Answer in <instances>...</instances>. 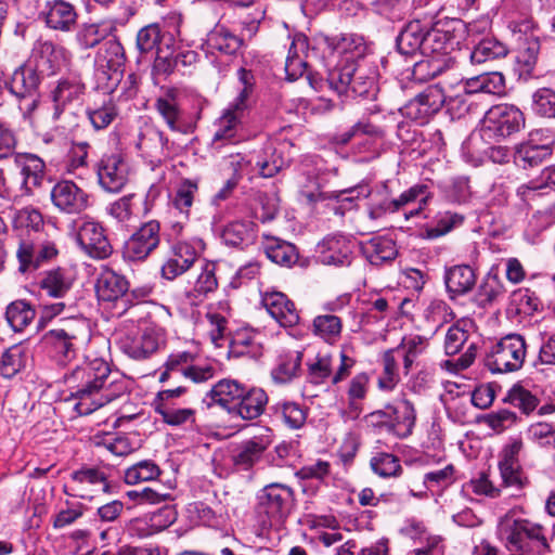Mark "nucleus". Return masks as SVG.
<instances>
[{
	"label": "nucleus",
	"mask_w": 555,
	"mask_h": 555,
	"mask_svg": "<svg viewBox=\"0 0 555 555\" xmlns=\"http://www.w3.org/2000/svg\"><path fill=\"white\" fill-rule=\"evenodd\" d=\"M262 304L269 314L283 327H293L299 322V313L294 302L281 292L262 295Z\"/></svg>",
	"instance_id": "nucleus-21"
},
{
	"label": "nucleus",
	"mask_w": 555,
	"mask_h": 555,
	"mask_svg": "<svg viewBox=\"0 0 555 555\" xmlns=\"http://www.w3.org/2000/svg\"><path fill=\"white\" fill-rule=\"evenodd\" d=\"M505 287L498 274H489L478 289V297L482 305L491 304L502 297Z\"/></svg>",
	"instance_id": "nucleus-59"
},
{
	"label": "nucleus",
	"mask_w": 555,
	"mask_h": 555,
	"mask_svg": "<svg viewBox=\"0 0 555 555\" xmlns=\"http://www.w3.org/2000/svg\"><path fill=\"white\" fill-rule=\"evenodd\" d=\"M266 255L272 261L281 266L291 267L298 260V253L295 245L274 241L266 247Z\"/></svg>",
	"instance_id": "nucleus-54"
},
{
	"label": "nucleus",
	"mask_w": 555,
	"mask_h": 555,
	"mask_svg": "<svg viewBox=\"0 0 555 555\" xmlns=\"http://www.w3.org/2000/svg\"><path fill=\"white\" fill-rule=\"evenodd\" d=\"M77 241L92 258L104 259L112 254V245L104 233V229L95 221H85L80 225Z\"/></svg>",
	"instance_id": "nucleus-17"
},
{
	"label": "nucleus",
	"mask_w": 555,
	"mask_h": 555,
	"mask_svg": "<svg viewBox=\"0 0 555 555\" xmlns=\"http://www.w3.org/2000/svg\"><path fill=\"white\" fill-rule=\"evenodd\" d=\"M390 431L405 437L412 433L415 424V410L409 400H401L391 404Z\"/></svg>",
	"instance_id": "nucleus-41"
},
{
	"label": "nucleus",
	"mask_w": 555,
	"mask_h": 555,
	"mask_svg": "<svg viewBox=\"0 0 555 555\" xmlns=\"http://www.w3.org/2000/svg\"><path fill=\"white\" fill-rule=\"evenodd\" d=\"M397 349H389L383 354V373L378 378L382 390H392L400 380Z\"/></svg>",
	"instance_id": "nucleus-53"
},
{
	"label": "nucleus",
	"mask_w": 555,
	"mask_h": 555,
	"mask_svg": "<svg viewBox=\"0 0 555 555\" xmlns=\"http://www.w3.org/2000/svg\"><path fill=\"white\" fill-rule=\"evenodd\" d=\"M91 339V328L86 319H72L62 326L43 334L44 348L60 362L67 363L76 358L78 351Z\"/></svg>",
	"instance_id": "nucleus-4"
},
{
	"label": "nucleus",
	"mask_w": 555,
	"mask_h": 555,
	"mask_svg": "<svg viewBox=\"0 0 555 555\" xmlns=\"http://www.w3.org/2000/svg\"><path fill=\"white\" fill-rule=\"evenodd\" d=\"M95 168L99 184L106 192H120L128 182L129 168L119 154L104 155Z\"/></svg>",
	"instance_id": "nucleus-14"
},
{
	"label": "nucleus",
	"mask_w": 555,
	"mask_h": 555,
	"mask_svg": "<svg viewBox=\"0 0 555 555\" xmlns=\"http://www.w3.org/2000/svg\"><path fill=\"white\" fill-rule=\"evenodd\" d=\"M309 57L308 38L302 34L295 35L285 61V73L288 80L294 81L304 75Z\"/></svg>",
	"instance_id": "nucleus-24"
},
{
	"label": "nucleus",
	"mask_w": 555,
	"mask_h": 555,
	"mask_svg": "<svg viewBox=\"0 0 555 555\" xmlns=\"http://www.w3.org/2000/svg\"><path fill=\"white\" fill-rule=\"evenodd\" d=\"M14 165L20 170L21 191L24 195H31L34 189L40 188L46 176L44 162L35 154H16Z\"/></svg>",
	"instance_id": "nucleus-18"
},
{
	"label": "nucleus",
	"mask_w": 555,
	"mask_h": 555,
	"mask_svg": "<svg viewBox=\"0 0 555 555\" xmlns=\"http://www.w3.org/2000/svg\"><path fill=\"white\" fill-rule=\"evenodd\" d=\"M155 412L169 426H181L195 423V410L190 408H173L167 403L156 404Z\"/></svg>",
	"instance_id": "nucleus-52"
},
{
	"label": "nucleus",
	"mask_w": 555,
	"mask_h": 555,
	"mask_svg": "<svg viewBox=\"0 0 555 555\" xmlns=\"http://www.w3.org/2000/svg\"><path fill=\"white\" fill-rule=\"evenodd\" d=\"M294 506V490L284 483L273 482L258 491L255 512L263 527H272L283 524Z\"/></svg>",
	"instance_id": "nucleus-5"
},
{
	"label": "nucleus",
	"mask_w": 555,
	"mask_h": 555,
	"mask_svg": "<svg viewBox=\"0 0 555 555\" xmlns=\"http://www.w3.org/2000/svg\"><path fill=\"white\" fill-rule=\"evenodd\" d=\"M370 465L372 470L383 478L398 477L402 473L399 459L390 453L380 452L375 454Z\"/></svg>",
	"instance_id": "nucleus-55"
},
{
	"label": "nucleus",
	"mask_w": 555,
	"mask_h": 555,
	"mask_svg": "<svg viewBox=\"0 0 555 555\" xmlns=\"http://www.w3.org/2000/svg\"><path fill=\"white\" fill-rule=\"evenodd\" d=\"M50 196L55 208L68 215L80 214L90 204L89 194L69 180H62L55 183Z\"/></svg>",
	"instance_id": "nucleus-13"
},
{
	"label": "nucleus",
	"mask_w": 555,
	"mask_h": 555,
	"mask_svg": "<svg viewBox=\"0 0 555 555\" xmlns=\"http://www.w3.org/2000/svg\"><path fill=\"white\" fill-rule=\"evenodd\" d=\"M76 281V273L70 268L57 267L42 273L38 286L47 296L65 298Z\"/></svg>",
	"instance_id": "nucleus-20"
},
{
	"label": "nucleus",
	"mask_w": 555,
	"mask_h": 555,
	"mask_svg": "<svg viewBox=\"0 0 555 555\" xmlns=\"http://www.w3.org/2000/svg\"><path fill=\"white\" fill-rule=\"evenodd\" d=\"M367 261L376 267L391 263L398 256L396 243L390 237L375 236L362 245Z\"/></svg>",
	"instance_id": "nucleus-30"
},
{
	"label": "nucleus",
	"mask_w": 555,
	"mask_h": 555,
	"mask_svg": "<svg viewBox=\"0 0 555 555\" xmlns=\"http://www.w3.org/2000/svg\"><path fill=\"white\" fill-rule=\"evenodd\" d=\"M169 140L165 133L155 128L146 127L139 135L137 147L149 156H165L169 150Z\"/></svg>",
	"instance_id": "nucleus-42"
},
{
	"label": "nucleus",
	"mask_w": 555,
	"mask_h": 555,
	"mask_svg": "<svg viewBox=\"0 0 555 555\" xmlns=\"http://www.w3.org/2000/svg\"><path fill=\"white\" fill-rule=\"evenodd\" d=\"M24 349L21 345H13L1 356L0 373L5 378H12L24 367Z\"/></svg>",
	"instance_id": "nucleus-56"
},
{
	"label": "nucleus",
	"mask_w": 555,
	"mask_h": 555,
	"mask_svg": "<svg viewBox=\"0 0 555 555\" xmlns=\"http://www.w3.org/2000/svg\"><path fill=\"white\" fill-rule=\"evenodd\" d=\"M72 385L75 410L88 415L119 398L126 390L125 384L112 373L109 364L100 358L77 366L67 377Z\"/></svg>",
	"instance_id": "nucleus-2"
},
{
	"label": "nucleus",
	"mask_w": 555,
	"mask_h": 555,
	"mask_svg": "<svg viewBox=\"0 0 555 555\" xmlns=\"http://www.w3.org/2000/svg\"><path fill=\"white\" fill-rule=\"evenodd\" d=\"M41 14L46 26L60 33H72L79 16L76 7L65 0H48Z\"/></svg>",
	"instance_id": "nucleus-16"
},
{
	"label": "nucleus",
	"mask_w": 555,
	"mask_h": 555,
	"mask_svg": "<svg viewBox=\"0 0 555 555\" xmlns=\"http://www.w3.org/2000/svg\"><path fill=\"white\" fill-rule=\"evenodd\" d=\"M452 44L451 36L437 28L425 31L424 55L435 57H447L448 50Z\"/></svg>",
	"instance_id": "nucleus-48"
},
{
	"label": "nucleus",
	"mask_w": 555,
	"mask_h": 555,
	"mask_svg": "<svg viewBox=\"0 0 555 555\" xmlns=\"http://www.w3.org/2000/svg\"><path fill=\"white\" fill-rule=\"evenodd\" d=\"M332 356H318L314 361L308 363V380L311 384L320 385L332 376Z\"/></svg>",
	"instance_id": "nucleus-60"
},
{
	"label": "nucleus",
	"mask_w": 555,
	"mask_h": 555,
	"mask_svg": "<svg viewBox=\"0 0 555 555\" xmlns=\"http://www.w3.org/2000/svg\"><path fill=\"white\" fill-rule=\"evenodd\" d=\"M524 126L525 117L519 108L500 104L486 113L481 131L483 138L500 140L518 132Z\"/></svg>",
	"instance_id": "nucleus-7"
},
{
	"label": "nucleus",
	"mask_w": 555,
	"mask_h": 555,
	"mask_svg": "<svg viewBox=\"0 0 555 555\" xmlns=\"http://www.w3.org/2000/svg\"><path fill=\"white\" fill-rule=\"evenodd\" d=\"M160 475V468L151 460L135 463L125 472V482L137 485L156 479Z\"/></svg>",
	"instance_id": "nucleus-50"
},
{
	"label": "nucleus",
	"mask_w": 555,
	"mask_h": 555,
	"mask_svg": "<svg viewBox=\"0 0 555 555\" xmlns=\"http://www.w3.org/2000/svg\"><path fill=\"white\" fill-rule=\"evenodd\" d=\"M135 198L134 193L121 196L108 206V214L118 222L126 223L130 221L133 216Z\"/></svg>",
	"instance_id": "nucleus-63"
},
{
	"label": "nucleus",
	"mask_w": 555,
	"mask_h": 555,
	"mask_svg": "<svg viewBox=\"0 0 555 555\" xmlns=\"http://www.w3.org/2000/svg\"><path fill=\"white\" fill-rule=\"evenodd\" d=\"M247 108L231 103L223 114L216 120V131L212 137V146L220 149L225 143L234 142Z\"/></svg>",
	"instance_id": "nucleus-19"
},
{
	"label": "nucleus",
	"mask_w": 555,
	"mask_h": 555,
	"mask_svg": "<svg viewBox=\"0 0 555 555\" xmlns=\"http://www.w3.org/2000/svg\"><path fill=\"white\" fill-rule=\"evenodd\" d=\"M496 535L511 555H544L550 551L546 529L529 519L505 515L499 520Z\"/></svg>",
	"instance_id": "nucleus-3"
},
{
	"label": "nucleus",
	"mask_w": 555,
	"mask_h": 555,
	"mask_svg": "<svg viewBox=\"0 0 555 555\" xmlns=\"http://www.w3.org/2000/svg\"><path fill=\"white\" fill-rule=\"evenodd\" d=\"M425 29L420 21L405 25L397 37V49L403 55H413L417 51L424 55Z\"/></svg>",
	"instance_id": "nucleus-35"
},
{
	"label": "nucleus",
	"mask_w": 555,
	"mask_h": 555,
	"mask_svg": "<svg viewBox=\"0 0 555 555\" xmlns=\"http://www.w3.org/2000/svg\"><path fill=\"white\" fill-rule=\"evenodd\" d=\"M268 401L269 397L262 388L246 386L233 416L245 421L256 420L264 412Z\"/></svg>",
	"instance_id": "nucleus-28"
},
{
	"label": "nucleus",
	"mask_w": 555,
	"mask_h": 555,
	"mask_svg": "<svg viewBox=\"0 0 555 555\" xmlns=\"http://www.w3.org/2000/svg\"><path fill=\"white\" fill-rule=\"evenodd\" d=\"M162 341L160 328L149 325L120 333L117 338V346L129 358L145 360L158 350Z\"/></svg>",
	"instance_id": "nucleus-8"
},
{
	"label": "nucleus",
	"mask_w": 555,
	"mask_h": 555,
	"mask_svg": "<svg viewBox=\"0 0 555 555\" xmlns=\"http://www.w3.org/2000/svg\"><path fill=\"white\" fill-rule=\"evenodd\" d=\"M197 191V182L190 179L182 180L177 188L176 194L172 198V205L177 210H179L185 220L189 219L190 209L193 205Z\"/></svg>",
	"instance_id": "nucleus-49"
},
{
	"label": "nucleus",
	"mask_w": 555,
	"mask_h": 555,
	"mask_svg": "<svg viewBox=\"0 0 555 555\" xmlns=\"http://www.w3.org/2000/svg\"><path fill=\"white\" fill-rule=\"evenodd\" d=\"M505 401L520 409L525 414H529L538 405L537 397L520 385H515L509 389Z\"/></svg>",
	"instance_id": "nucleus-58"
},
{
	"label": "nucleus",
	"mask_w": 555,
	"mask_h": 555,
	"mask_svg": "<svg viewBox=\"0 0 555 555\" xmlns=\"http://www.w3.org/2000/svg\"><path fill=\"white\" fill-rule=\"evenodd\" d=\"M324 310L328 313L320 314L313 320V333L328 344H335L343 330L341 319L331 312L338 310V302H327Z\"/></svg>",
	"instance_id": "nucleus-31"
},
{
	"label": "nucleus",
	"mask_w": 555,
	"mask_h": 555,
	"mask_svg": "<svg viewBox=\"0 0 555 555\" xmlns=\"http://www.w3.org/2000/svg\"><path fill=\"white\" fill-rule=\"evenodd\" d=\"M243 46V39L223 25L217 24L206 36L202 48L207 53L235 54Z\"/></svg>",
	"instance_id": "nucleus-26"
},
{
	"label": "nucleus",
	"mask_w": 555,
	"mask_h": 555,
	"mask_svg": "<svg viewBox=\"0 0 555 555\" xmlns=\"http://www.w3.org/2000/svg\"><path fill=\"white\" fill-rule=\"evenodd\" d=\"M528 438L541 447L555 449V426L535 423L528 428Z\"/></svg>",
	"instance_id": "nucleus-64"
},
{
	"label": "nucleus",
	"mask_w": 555,
	"mask_h": 555,
	"mask_svg": "<svg viewBox=\"0 0 555 555\" xmlns=\"http://www.w3.org/2000/svg\"><path fill=\"white\" fill-rule=\"evenodd\" d=\"M218 263L206 260L198 274L193 288L186 294L189 302L197 306L203 302L209 294L218 288V279L216 276Z\"/></svg>",
	"instance_id": "nucleus-29"
},
{
	"label": "nucleus",
	"mask_w": 555,
	"mask_h": 555,
	"mask_svg": "<svg viewBox=\"0 0 555 555\" xmlns=\"http://www.w3.org/2000/svg\"><path fill=\"white\" fill-rule=\"evenodd\" d=\"M114 29L111 23H86L76 33V40L81 49H91L106 39Z\"/></svg>",
	"instance_id": "nucleus-43"
},
{
	"label": "nucleus",
	"mask_w": 555,
	"mask_h": 555,
	"mask_svg": "<svg viewBox=\"0 0 555 555\" xmlns=\"http://www.w3.org/2000/svg\"><path fill=\"white\" fill-rule=\"evenodd\" d=\"M447 96L443 87L429 86L422 93L410 100L401 108V113L418 124H425L433 115L440 111Z\"/></svg>",
	"instance_id": "nucleus-12"
},
{
	"label": "nucleus",
	"mask_w": 555,
	"mask_h": 555,
	"mask_svg": "<svg viewBox=\"0 0 555 555\" xmlns=\"http://www.w3.org/2000/svg\"><path fill=\"white\" fill-rule=\"evenodd\" d=\"M205 244L197 238L192 242L178 241L171 246L170 257L162 267V275L166 280H175L186 272L197 260Z\"/></svg>",
	"instance_id": "nucleus-11"
},
{
	"label": "nucleus",
	"mask_w": 555,
	"mask_h": 555,
	"mask_svg": "<svg viewBox=\"0 0 555 555\" xmlns=\"http://www.w3.org/2000/svg\"><path fill=\"white\" fill-rule=\"evenodd\" d=\"M532 111L541 117L555 118V91L538 89L532 95Z\"/></svg>",
	"instance_id": "nucleus-57"
},
{
	"label": "nucleus",
	"mask_w": 555,
	"mask_h": 555,
	"mask_svg": "<svg viewBox=\"0 0 555 555\" xmlns=\"http://www.w3.org/2000/svg\"><path fill=\"white\" fill-rule=\"evenodd\" d=\"M272 409L274 415L292 429L302 427L306 422L307 413L302 406L296 402H278Z\"/></svg>",
	"instance_id": "nucleus-46"
},
{
	"label": "nucleus",
	"mask_w": 555,
	"mask_h": 555,
	"mask_svg": "<svg viewBox=\"0 0 555 555\" xmlns=\"http://www.w3.org/2000/svg\"><path fill=\"white\" fill-rule=\"evenodd\" d=\"M246 385L236 379L223 378L216 383L212 388L203 398V403L209 409L214 405L228 411L233 415L237 403L245 393Z\"/></svg>",
	"instance_id": "nucleus-15"
},
{
	"label": "nucleus",
	"mask_w": 555,
	"mask_h": 555,
	"mask_svg": "<svg viewBox=\"0 0 555 555\" xmlns=\"http://www.w3.org/2000/svg\"><path fill=\"white\" fill-rule=\"evenodd\" d=\"M85 91V85L77 77L61 79L52 91L54 102V118H59L64 107L75 100H78Z\"/></svg>",
	"instance_id": "nucleus-33"
},
{
	"label": "nucleus",
	"mask_w": 555,
	"mask_h": 555,
	"mask_svg": "<svg viewBox=\"0 0 555 555\" xmlns=\"http://www.w3.org/2000/svg\"><path fill=\"white\" fill-rule=\"evenodd\" d=\"M257 225L250 220H237L228 223L221 238L224 244L233 247H244L251 244L256 238Z\"/></svg>",
	"instance_id": "nucleus-34"
},
{
	"label": "nucleus",
	"mask_w": 555,
	"mask_h": 555,
	"mask_svg": "<svg viewBox=\"0 0 555 555\" xmlns=\"http://www.w3.org/2000/svg\"><path fill=\"white\" fill-rule=\"evenodd\" d=\"M129 282L114 271H105L98 279L96 294L104 301H114L126 295Z\"/></svg>",
	"instance_id": "nucleus-37"
},
{
	"label": "nucleus",
	"mask_w": 555,
	"mask_h": 555,
	"mask_svg": "<svg viewBox=\"0 0 555 555\" xmlns=\"http://www.w3.org/2000/svg\"><path fill=\"white\" fill-rule=\"evenodd\" d=\"M269 437H253L242 441L232 452L231 461L237 470H248L262 457L270 446Z\"/></svg>",
	"instance_id": "nucleus-23"
},
{
	"label": "nucleus",
	"mask_w": 555,
	"mask_h": 555,
	"mask_svg": "<svg viewBox=\"0 0 555 555\" xmlns=\"http://www.w3.org/2000/svg\"><path fill=\"white\" fill-rule=\"evenodd\" d=\"M100 57L106 62L109 69H118L125 61V52L121 43L115 38L106 40L100 50Z\"/></svg>",
	"instance_id": "nucleus-62"
},
{
	"label": "nucleus",
	"mask_w": 555,
	"mask_h": 555,
	"mask_svg": "<svg viewBox=\"0 0 555 555\" xmlns=\"http://www.w3.org/2000/svg\"><path fill=\"white\" fill-rule=\"evenodd\" d=\"M160 244V223L150 220L141 224L125 242L122 257L127 261H144Z\"/></svg>",
	"instance_id": "nucleus-9"
},
{
	"label": "nucleus",
	"mask_w": 555,
	"mask_h": 555,
	"mask_svg": "<svg viewBox=\"0 0 555 555\" xmlns=\"http://www.w3.org/2000/svg\"><path fill=\"white\" fill-rule=\"evenodd\" d=\"M318 48L327 53L328 56L344 55L332 69L328 70L325 81H322L320 89L326 85L339 95H353L373 99L377 93L376 70L364 64L358 63L356 57L361 55L357 52L356 39L349 35L320 36L317 39Z\"/></svg>",
	"instance_id": "nucleus-1"
},
{
	"label": "nucleus",
	"mask_w": 555,
	"mask_h": 555,
	"mask_svg": "<svg viewBox=\"0 0 555 555\" xmlns=\"http://www.w3.org/2000/svg\"><path fill=\"white\" fill-rule=\"evenodd\" d=\"M302 361V352L288 350L281 353L271 371V377L276 384H286L298 376Z\"/></svg>",
	"instance_id": "nucleus-36"
},
{
	"label": "nucleus",
	"mask_w": 555,
	"mask_h": 555,
	"mask_svg": "<svg viewBox=\"0 0 555 555\" xmlns=\"http://www.w3.org/2000/svg\"><path fill=\"white\" fill-rule=\"evenodd\" d=\"M526 354L525 338L519 334H508L489 348L483 363L492 373L516 372L522 367Z\"/></svg>",
	"instance_id": "nucleus-6"
},
{
	"label": "nucleus",
	"mask_w": 555,
	"mask_h": 555,
	"mask_svg": "<svg viewBox=\"0 0 555 555\" xmlns=\"http://www.w3.org/2000/svg\"><path fill=\"white\" fill-rule=\"evenodd\" d=\"M470 322L461 320L449 327L444 337V351L448 356H454L460 352L465 343L469 340L467 326Z\"/></svg>",
	"instance_id": "nucleus-51"
},
{
	"label": "nucleus",
	"mask_w": 555,
	"mask_h": 555,
	"mask_svg": "<svg viewBox=\"0 0 555 555\" xmlns=\"http://www.w3.org/2000/svg\"><path fill=\"white\" fill-rule=\"evenodd\" d=\"M155 108L171 131H180L179 119L181 117V108L177 89H167L164 94L156 100Z\"/></svg>",
	"instance_id": "nucleus-38"
},
{
	"label": "nucleus",
	"mask_w": 555,
	"mask_h": 555,
	"mask_svg": "<svg viewBox=\"0 0 555 555\" xmlns=\"http://www.w3.org/2000/svg\"><path fill=\"white\" fill-rule=\"evenodd\" d=\"M398 210L399 207L396 198H389L384 193L374 195L367 204V216L371 220H378L388 212H396Z\"/></svg>",
	"instance_id": "nucleus-61"
},
{
	"label": "nucleus",
	"mask_w": 555,
	"mask_h": 555,
	"mask_svg": "<svg viewBox=\"0 0 555 555\" xmlns=\"http://www.w3.org/2000/svg\"><path fill=\"white\" fill-rule=\"evenodd\" d=\"M59 254L56 243L47 233H39L28 240H23L16 256L20 261V271L38 269L43 262L54 259Z\"/></svg>",
	"instance_id": "nucleus-10"
},
{
	"label": "nucleus",
	"mask_w": 555,
	"mask_h": 555,
	"mask_svg": "<svg viewBox=\"0 0 555 555\" xmlns=\"http://www.w3.org/2000/svg\"><path fill=\"white\" fill-rule=\"evenodd\" d=\"M232 352L251 359L261 357L262 344L259 340V334L248 331L237 333L232 340Z\"/></svg>",
	"instance_id": "nucleus-47"
},
{
	"label": "nucleus",
	"mask_w": 555,
	"mask_h": 555,
	"mask_svg": "<svg viewBox=\"0 0 555 555\" xmlns=\"http://www.w3.org/2000/svg\"><path fill=\"white\" fill-rule=\"evenodd\" d=\"M506 46L495 38H483L474 48L470 53V61L475 64L486 63L488 61L502 59L506 56Z\"/></svg>",
	"instance_id": "nucleus-45"
},
{
	"label": "nucleus",
	"mask_w": 555,
	"mask_h": 555,
	"mask_svg": "<svg viewBox=\"0 0 555 555\" xmlns=\"http://www.w3.org/2000/svg\"><path fill=\"white\" fill-rule=\"evenodd\" d=\"M42 75L30 64L17 67L8 82L9 91L18 99L34 98Z\"/></svg>",
	"instance_id": "nucleus-25"
},
{
	"label": "nucleus",
	"mask_w": 555,
	"mask_h": 555,
	"mask_svg": "<svg viewBox=\"0 0 555 555\" xmlns=\"http://www.w3.org/2000/svg\"><path fill=\"white\" fill-rule=\"evenodd\" d=\"M552 150L550 143L537 144L533 134L531 139L518 146L515 153V163L522 167H534L551 156Z\"/></svg>",
	"instance_id": "nucleus-40"
},
{
	"label": "nucleus",
	"mask_w": 555,
	"mask_h": 555,
	"mask_svg": "<svg viewBox=\"0 0 555 555\" xmlns=\"http://www.w3.org/2000/svg\"><path fill=\"white\" fill-rule=\"evenodd\" d=\"M319 260L327 266H349L352 246L350 241L341 235L325 237L318 245Z\"/></svg>",
	"instance_id": "nucleus-22"
},
{
	"label": "nucleus",
	"mask_w": 555,
	"mask_h": 555,
	"mask_svg": "<svg viewBox=\"0 0 555 555\" xmlns=\"http://www.w3.org/2000/svg\"><path fill=\"white\" fill-rule=\"evenodd\" d=\"M34 67L42 76L54 75L64 62V49L52 41H39L34 50Z\"/></svg>",
	"instance_id": "nucleus-27"
},
{
	"label": "nucleus",
	"mask_w": 555,
	"mask_h": 555,
	"mask_svg": "<svg viewBox=\"0 0 555 555\" xmlns=\"http://www.w3.org/2000/svg\"><path fill=\"white\" fill-rule=\"evenodd\" d=\"M454 62L451 57L430 56L416 62L412 68L411 77L418 82H426L452 69Z\"/></svg>",
	"instance_id": "nucleus-39"
},
{
	"label": "nucleus",
	"mask_w": 555,
	"mask_h": 555,
	"mask_svg": "<svg viewBox=\"0 0 555 555\" xmlns=\"http://www.w3.org/2000/svg\"><path fill=\"white\" fill-rule=\"evenodd\" d=\"M476 273L470 266H453L446 270L444 283L451 298L465 295L473 289L476 284Z\"/></svg>",
	"instance_id": "nucleus-32"
},
{
	"label": "nucleus",
	"mask_w": 555,
	"mask_h": 555,
	"mask_svg": "<svg viewBox=\"0 0 555 555\" xmlns=\"http://www.w3.org/2000/svg\"><path fill=\"white\" fill-rule=\"evenodd\" d=\"M36 310L26 300H15L5 310V319L14 332H22L35 319Z\"/></svg>",
	"instance_id": "nucleus-44"
}]
</instances>
